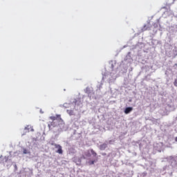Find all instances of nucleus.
<instances>
[{"instance_id": "f257e3e1", "label": "nucleus", "mask_w": 177, "mask_h": 177, "mask_svg": "<svg viewBox=\"0 0 177 177\" xmlns=\"http://www.w3.org/2000/svg\"><path fill=\"white\" fill-rule=\"evenodd\" d=\"M49 120H51L52 122L48 124V128H50V127H53V128L57 127V125H64V120L62 119L61 115H56L55 116H50Z\"/></svg>"}, {"instance_id": "9b49d317", "label": "nucleus", "mask_w": 177, "mask_h": 177, "mask_svg": "<svg viewBox=\"0 0 177 177\" xmlns=\"http://www.w3.org/2000/svg\"><path fill=\"white\" fill-rule=\"evenodd\" d=\"M102 156H106V153H102Z\"/></svg>"}, {"instance_id": "423d86ee", "label": "nucleus", "mask_w": 177, "mask_h": 177, "mask_svg": "<svg viewBox=\"0 0 177 177\" xmlns=\"http://www.w3.org/2000/svg\"><path fill=\"white\" fill-rule=\"evenodd\" d=\"M91 153L93 157H96V156H97V153L93 149H91Z\"/></svg>"}, {"instance_id": "39448f33", "label": "nucleus", "mask_w": 177, "mask_h": 177, "mask_svg": "<svg viewBox=\"0 0 177 177\" xmlns=\"http://www.w3.org/2000/svg\"><path fill=\"white\" fill-rule=\"evenodd\" d=\"M66 113L70 115H74V111L71 109H67Z\"/></svg>"}, {"instance_id": "f8f14e48", "label": "nucleus", "mask_w": 177, "mask_h": 177, "mask_svg": "<svg viewBox=\"0 0 177 177\" xmlns=\"http://www.w3.org/2000/svg\"><path fill=\"white\" fill-rule=\"evenodd\" d=\"M8 161V158L6 160V162Z\"/></svg>"}, {"instance_id": "1a4fd4ad", "label": "nucleus", "mask_w": 177, "mask_h": 177, "mask_svg": "<svg viewBox=\"0 0 177 177\" xmlns=\"http://www.w3.org/2000/svg\"><path fill=\"white\" fill-rule=\"evenodd\" d=\"M24 154H27V149H24Z\"/></svg>"}, {"instance_id": "9d476101", "label": "nucleus", "mask_w": 177, "mask_h": 177, "mask_svg": "<svg viewBox=\"0 0 177 177\" xmlns=\"http://www.w3.org/2000/svg\"><path fill=\"white\" fill-rule=\"evenodd\" d=\"M175 141L177 142V137L175 138Z\"/></svg>"}, {"instance_id": "20e7f679", "label": "nucleus", "mask_w": 177, "mask_h": 177, "mask_svg": "<svg viewBox=\"0 0 177 177\" xmlns=\"http://www.w3.org/2000/svg\"><path fill=\"white\" fill-rule=\"evenodd\" d=\"M106 149H107V144L104 143V144H102L101 145H100V150H106Z\"/></svg>"}, {"instance_id": "0eeeda50", "label": "nucleus", "mask_w": 177, "mask_h": 177, "mask_svg": "<svg viewBox=\"0 0 177 177\" xmlns=\"http://www.w3.org/2000/svg\"><path fill=\"white\" fill-rule=\"evenodd\" d=\"M95 164V160H89L88 161V165H93Z\"/></svg>"}, {"instance_id": "6e6552de", "label": "nucleus", "mask_w": 177, "mask_h": 177, "mask_svg": "<svg viewBox=\"0 0 177 177\" xmlns=\"http://www.w3.org/2000/svg\"><path fill=\"white\" fill-rule=\"evenodd\" d=\"M174 86H177V78L174 82Z\"/></svg>"}, {"instance_id": "f03ea898", "label": "nucleus", "mask_w": 177, "mask_h": 177, "mask_svg": "<svg viewBox=\"0 0 177 177\" xmlns=\"http://www.w3.org/2000/svg\"><path fill=\"white\" fill-rule=\"evenodd\" d=\"M52 146H55V149H57L56 151V153H58V154H63V149H62V147L60 145L55 144V143H51Z\"/></svg>"}, {"instance_id": "7ed1b4c3", "label": "nucleus", "mask_w": 177, "mask_h": 177, "mask_svg": "<svg viewBox=\"0 0 177 177\" xmlns=\"http://www.w3.org/2000/svg\"><path fill=\"white\" fill-rule=\"evenodd\" d=\"M132 110H133V108H132V107H127L124 110V113L125 114H129V113H131V111H132Z\"/></svg>"}, {"instance_id": "ddd939ff", "label": "nucleus", "mask_w": 177, "mask_h": 177, "mask_svg": "<svg viewBox=\"0 0 177 177\" xmlns=\"http://www.w3.org/2000/svg\"><path fill=\"white\" fill-rule=\"evenodd\" d=\"M25 129H27V127H25Z\"/></svg>"}]
</instances>
